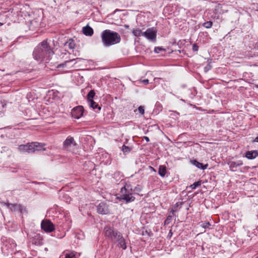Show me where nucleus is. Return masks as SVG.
I'll list each match as a JSON object with an SVG mask.
<instances>
[{
    "instance_id": "12",
    "label": "nucleus",
    "mask_w": 258,
    "mask_h": 258,
    "mask_svg": "<svg viewBox=\"0 0 258 258\" xmlns=\"http://www.w3.org/2000/svg\"><path fill=\"white\" fill-rule=\"evenodd\" d=\"M83 113V108L82 106H79L74 108L72 111V114L75 118L79 119Z\"/></svg>"
},
{
    "instance_id": "7",
    "label": "nucleus",
    "mask_w": 258,
    "mask_h": 258,
    "mask_svg": "<svg viewBox=\"0 0 258 258\" xmlns=\"http://www.w3.org/2000/svg\"><path fill=\"white\" fill-rule=\"evenodd\" d=\"M156 30L152 27L148 28L145 32L143 33V36L145 37L148 40L151 41H155L156 38Z\"/></svg>"
},
{
    "instance_id": "15",
    "label": "nucleus",
    "mask_w": 258,
    "mask_h": 258,
    "mask_svg": "<svg viewBox=\"0 0 258 258\" xmlns=\"http://www.w3.org/2000/svg\"><path fill=\"white\" fill-rule=\"evenodd\" d=\"M258 156V152L256 150L247 151L246 153L245 156L249 159H254Z\"/></svg>"
},
{
    "instance_id": "1",
    "label": "nucleus",
    "mask_w": 258,
    "mask_h": 258,
    "mask_svg": "<svg viewBox=\"0 0 258 258\" xmlns=\"http://www.w3.org/2000/svg\"><path fill=\"white\" fill-rule=\"evenodd\" d=\"M54 54V52L47 43V40L40 43L35 49L33 55L37 60H40L45 57L49 58Z\"/></svg>"
},
{
    "instance_id": "36",
    "label": "nucleus",
    "mask_w": 258,
    "mask_h": 258,
    "mask_svg": "<svg viewBox=\"0 0 258 258\" xmlns=\"http://www.w3.org/2000/svg\"><path fill=\"white\" fill-rule=\"evenodd\" d=\"M3 25V23H1L0 22V26H2Z\"/></svg>"
},
{
    "instance_id": "18",
    "label": "nucleus",
    "mask_w": 258,
    "mask_h": 258,
    "mask_svg": "<svg viewBox=\"0 0 258 258\" xmlns=\"http://www.w3.org/2000/svg\"><path fill=\"white\" fill-rule=\"evenodd\" d=\"M175 211L176 210H172L164 222L165 225H168L171 222L172 218L174 216V213L175 212Z\"/></svg>"
},
{
    "instance_id": "29",
    "label": "nucleus",
    "mask_w": 258,
    "mask_h": 258,
    "mask_svg": "<svg viewBox=\"0 0 258 258\" xmlns=\"http://www.w3.org/2000/svg\"><path fill=\"white\" fill-rule=\"evenodd\" d=\"M199 47L197 44H194L192 45V50L194 51H197L198 50Z\"/></svg>"
},
{
    "instance_id": "4",
    "label": "nucleus",
    "mask_w": 258,
    "mask_h": 258,
    "mask_svg": "<svg viewBox=\"0 0 258 258\" xmlns=\"http://www.w3.org/2000/svg\"><path fill=\"white\" fill-rule=\"evenodd\" d=\"M104 232L105 236L110 238L114 242H117L119 235H122L120 232L110 227H105Z\"/></svg>"
},
{
    "instance_id": "20",
    "label": "nucleus",
    "mask_w": 258,
    "mask_h": 258,
    "mask_svg": "<svg viewBox=\"0 0 258 258\" xmlns=\"http://www.w3.org/2000/svg\"><path fill=\"white\" fill-rule=\"evenodd\" d=\"M18 150L20 152L28 153V144L20 145L18 147Z\"/></svg>"
},
{
    "instance_id": "6",
    "label": "nucleus",
    "mask_w": 258,
    "mask_h": 258,
    "mask_svg": "<svg viewBox=\"0 0 258 258\" xmlns=\"http://www.w3.org/2000/svg\"><path fill=\"white\" fill-rule=\"evenodd\" d=\"M95 95L94 90H91L87 95V100L89 106L93 109L98 108L99 110L101 109V107L98 106V104L94 102L93 100Z\"/></svg>"
},
{
    "instance_id": "11",
    "label": "nucleus",
    "mask_w": 258,
    "mask_h": 258,
    "mask_svg": "<svg viewBox=\"0 0 258 258\" xmlns=\"http://www.w3.org/2000/svg\"><path fill=\"white\" fill-rule=\"evenodd\" d=\"M97 212L101 214H108L110 213V210L106 203L102 202L97 206Z\"/></svg>"
},
{
    "instance_id": "9",
    "label": "nucleus",
    "mask_w": 258,
    "mask_h": 258,
    "mask_svg": "<svg viewBox=\"0 0 258 258\" xmlns=\"http://www.w3.org/2000/svg\"><path fill=\"white\" fill-rule=\"evenodd\" d=\"M42 229L46 232H51L54 230V226L49 220H43L41 224Z\"/></svg>"
},
{
    "instance_id": "19",
    "label": "nucleus",
    "mask_w": 258,
    "mask_h": 258,
    "mask_svg": "<svg viewBox=\"0 0 258 258\" xmlns=\"http://www.w3.org/2000/svg\"><path fill=\"white\" fill-rule=\"evenodd\" d=\"M158 173L161 176L164 177L166 173V166L164 165H160L159 168Z\"/></svg>"
},
{
    "instance_id": "8",
    "label": "nucleus",
    "mask_w": 258,
    "mask_h": 258,
    "mask_svg": "<svg viewBox=\"0 0 258 258\" xmlns=\"http://www.w3.org/2000/svg\"><path fill=\"white\" fill-rule=\"evenodd\" d=\"M8 208H10L11 211L13 212L19 211L21 213H23L24 212H26L27 211L25 208H24L22 205L21 204H10V203H5V204Z\"/></svg>"
},
{
    "instance_id": "21",
    "label": "nucleus",
    "mask_w": 258,
    "mask_h": 258,
    "mask_svg": "<svg viewBox=\"0 0 258 258\" xmlns=\"http://www.w3.org/2000/svg\"><path fill=\"white\" fill-rule=\"evenodd\" d=\"M64 45H68L70 49H74L75 47V43L73 40L69 39L68 41L65 43Z\"/></svg>"
},
{
    "instance_id": "33",
    "label": "nucleus",
    "mask_w": 258,
    "mask_h": 258,
    "mask_svg": "<svg viewBox=\"0 0 258 258\" xmlns=\"http://www.w3.org/2000/svg\"><path fill=\"white\" fill-rule=\"evenodd\" d=\"M144 138L147 142H149L150 140L148 137H144Z\"/></svg>"
},
{
    "instance_id": "10",
    "label": "nucleus",
    "mask_w": 258,
    "mask_h": 258,
    "mask_svg": "<svg viewBox=\"0 0 258 258\" xmlns=\"http://www.w3.org/2000/svg\"><path fill=\"white\" fill-rule=\"evenodd\" d=\"M43 145L38 142H32L28 144V153H34L35 151H40Z\"/></svg>"
},
{
    "instance_id": "27",
    "label": "nucleus",
    "mask_w": 258,
    "mask_h": 258,
    "mask_svg": "<svg viewBox=\"0 0 258 258\" xmlns=\"http://www.w3.org/2000/svg\"><path fill=\"white\" fill-rule=\"evenodd\" d=\"M138 110H139V112L142 115L144 114L145 113L144 107L142 106H140L139 107Z\"/></svg>"
},
{
    "instance_id": "30",
    "label": "nucleus",
    "mask_w": 258,
    "mask_h": 258,
    "mask_svg": "<svg viewBox=\"0 0 258 258\" xmlns=\"http://www.w3.org/2000/svg\"><path fill=\"white\" fill-rule=\"evenodd\" d=\"M74 257V254L73 253H67L66 254L65 258H72Z\"/></svg>"
},
{
    "instance_id": "35",
    "label": "nucleus",
    "mask_w": 258,
    "mask_h": 258,
    "mask_svg": "<svg viewBox=\"0 0 258 258\" xmlns=\"http://www.w3.org/2000/svg\"><path fill=\"white\" fill-rule=\"evenodd\" d=\"M211 67L210 66H209V65L208 67H206V68H205V69H206L209 70V69H211Z\"/></svg>"
},
{
    "instance_id": "13",
    "label": "nucleus",
    "mask_w": 258,
    "mask_h": 258,
    "mask_svg": "<svg viewBox=\"0 0 258 258\" xmlns=\"http://www.w3.org/2000/svg\"><path fill=\"white\" fill-rule=\"evenodd\" d=\"M116 242L118 243L120 247L123 249H125L126 248L125 240L122 235H119Z\"/></svg>"
},
{
    "instance_id": "22",
    "label": "nucleus",
    "mask_w": 258,
    "mask_h": 258,
    "mask_svg": "<svg viewBox=\"0 0 258 258\" xmlns=\"http://www.w3.org/2000/svg\"><path fill=\"white\" fill-rule=\"evenodd\" d=\"M143 32H142L141 30L139 29H134L133 31V34L138 37L143 36Z\"/></svg>"
},
{
    "instance_id": "32",
    "label": "nucleus",
    "mask_w": 258,
    "mask_h": 258,
    "mask_svg": "<svg viewBox=\"0 0 258 258\" xmlns=\"http://www.w3.org/2000/svg\"><path fill=\"white\" fill-rule=\"evenodd\" d=\"M142 82L145 84H147L149 83V80H148V79L144 80L142 81Z\"/></svg>"
},
{
    "instance_id": "16",
    "label": "nucleus",
    "mask_w": 258,
    "mask_h": 258,
    "mask_svg": "<svg viewBox=\"0 0 258 258\" xmlns=\"http://www.w3.org/2000/svg\"><path fill=\"white\" fill-rule=\"evenodd\" d=\"M243 164L242 161H238L237 162L230 161L229 162V167L231 170L238 166L242 165Z\"/></svg>"
},
{
    "instance_id": "28",
    "label": "nucleus",
    "mask_w": 258,
    "mask_h": 258,
    "mask_svg": "<svg viewBox=\"0 0 258 258\" xmlns=\"http://www.w3.org/2000/svg\"><path fill=\"white\" fill-rule=\"evenodd\" d=\"M211 225L210 223L209 222H206L204 223L201 225V226H202L204 228H208Z\"/></svg>"
},
{
    "instance_id": "25",
    "label": "nucleus",
    "mask_w": 258,
    "mask_h": 258,
    "mask_svg": "<svg viewBox=\"0 0 258 258\" xmlns=\"http://www.w3.org/2000/svg\"><path fill=\"white\" fill-rule=\"evenodd\" d=\"M75 60H76V59H70L69 60H66V61H65V62L64 63L58 64L57 66V68L63 67L67 65V63L71 62V61H75Z\"/></svg>"
},
{
    "instance_id": "31",
    "label": "nucleus",
    "mask_w": 258,
    "mask_h": 258,
    "mask_svg": "<svg viewBox=\"0 0 258 258\" xmlns=\"http://www.w3.org/2000/svg\"><path fill=\"white\" fill-rule=\"evenodd\" d=\"M161 50H162V48H161V47H155V51L156 53H159V51H161Z\"/></svg>"
},
{
    "instance_id": "5",
    "label": "nucleus",
    "mask_w": 258,
    "mask_h": 258,
    "mask_svg": "<svg viewBox=\"0 0 258 258\" xmlns=\"http://www.w3.org/2000/svg\"><path fill=\"white\" fill-rule=\"evenodd\" d=\"M77 147V144L71 136H68L63 143V149L67 151H73Z\"/></svg>"
},
{
    "instance_id": "17",
    "label": "nucleus",
    "mask_w": 258,
    "mask_h": 258,
    "mask_svg": "<svg viewBox=\"0 0 258 258\" xmlns=\"http://www.w3.org/2000/svg\"><path fill=\"white\" fill-rule=\"evenodd\" d=\"M191 162L196 167H197L199 168L202 169H206L208 166L207 164L204 165L202 163H200L199 162H198V161L195 160H192Z\"/></svg>"
},
{
    "instance_id": "34",
    "label": "nucleus",
    "mask_w": 258,
    "mask_h": 258,
    "mask_svg": "<svg viewBox=\"0 0 258 258\" xmlns=\"http://www.w3.org/2000/svg\"><path fill=\"white\" fill-rule=\"evenodd\" d=\"M252 142L258 143V136L257 137H256Z\"/></svg>"
},
{
    "instance_id": "14",
    "label": "nucleus",
    "mask_w": 258,
    "mask_h": 258,
    "mask_svg": "<svg viewBox=\"0 0 258 258\" xmlns=\"http://www.w3.org/2000/svg\"><path fill=\"white\" fill-rule=\"evenodd\" d=\"M83 33L86 36H92L93 34V29L89 26L88 25L84 27L83 28Z\"/></svg>"
},
{
    "instance_id": "24",
    "label": "nucleus",
    "mask_w": 258,
    "mask_h": 258,
    "mask_svg": "<svg viewBox=\"0 0 258 258\" xmlns=\"http://www.w3.org/2000/svg\"><path fill=\"white\" fill-rule=\"evenodd\" d=\"M212 25L213 22L211 21H207L203 24V26H204L206 28H210L212 27Z\"/></svg>"
},
{
    "instance_id": "3",
    "label": "nucleus",
    "mask_w": 258,
    "mask_h": 258,
    "mask_svg": "<svg viewBox=\"0 0 258 258\" xmlns=\"http://www.w3.org/2000/svg\"><path fill=\"white\" fill-rule=\"evenodd\" d=\"M120 199L125 200L126 203L133 202L135 198L133 196L132 189L130 188L129 185H126L122 187L120 190Z\"/></svg>"
},
{
    "instance_id": "26",
    "label": "nucleus",
    "mask_w": 258,
    "mask_h": 258,
    "mask_svg": "<svg viewBox=\"0 0 258 258\" xmlns=\"http://www.w3.org/2000/svg\"><path fill=\"white\" fill-rule=\"evenodd\" d=\"M122 151L124 153H128L130 151V149L128 147L123 145L122 146Z\"/></svg>"
},
{
    "instance_id": "23",
    "label": "nucleus",
    "mask_w": 258,
    "mask_h": 258,
    "mask_svg": "<svg viewBox=\"0 0 258 258\" xmlns=\"http://www.w3.org/2000/svg\"><path fill=\"white\" fill-rule=\"evenodd\" d=\"M201 185V181H198L197 182H195L193 184H191L190 187L192 189H195L197 187Z\"/></svg>"
},
{
    "instance_id": "2",
    "label": "nucleus",
    "mask_w": 258,
    "mask_h": 258,
    "mask_svg": "<svg viewBox=\"0 0 258 258\" xmlns=\"http://www.w3.org/2000/svg\"><path fill=\"white\" fill-rule=\"evenodd\" d=\"M102 41L106 46L119 43L120 41L119 35L115 32L109 30L104 31L101 34Z\"/></svg>"
},
{
    "instance_id": "37",
    "label": "nucleus",
    "mask_w": 258,
    "mask_h": 258,
    "mask_svg": "<svg viewBox=\"0 0 258 258\" xmlns=\"http://www.w3.org/2000/svg\"><path fill=\"white\" fill-rule=\"evenodd\" d=\"M72 258H76V257L74 256V257H72Z\"/></svg>"
}]
</instances>
